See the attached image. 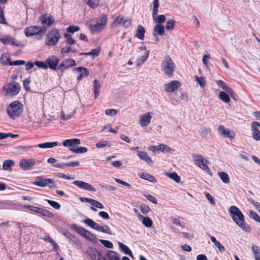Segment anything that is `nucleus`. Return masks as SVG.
<instances>
[{"instance_id": "obj_1", "label": "nucleus", "mask_w": 260, "mask_h": 260, "mask_svg": "<svg viewBox=\"0 0 260 260\" xmlns=\"http://www.w3.org/2000/svg\"><path fill=\"white\" fill-rule=\"evenodd\" d=\"M229 214L233 221L243 231L248 233L251 232L250 226L245 222L244 216L238 207L232 206L229 209Z\"/></svg>"}, {"instance_id": "obj_2", "label": "nucleus", "mask_w": 260, "mask_h": 260, "mask_svg": "<svg viewBox=\"0 0 260 260\" xmlns=\"http://www.w3.org/2000/svg\"><path fill=\"white\" fill-rule=\"evenodd\" d=\"M23 109V104L19 101H14L8 106L7 113L10 119H15L20 116Z\"/></svg>"}, {"instance_id": "obj_3", "label": "nucleus", "mask_w": 260, "mask_h": 260, "mask_svg": "<svg viewBox=\"0 0 260 260\" xmlns=\"http://www.w3.org/2000/svg\"><path fill=\"white\" fill-rule=\"evenodd\" d=\"M71 227L84 238L89 240L92 242H97L98 238L96 236L84 228L75 223L72 224Z\"/></svg>"}, {"instance_id": "obj_4", "label": "nucleus", "mask_w": 260, "mask_h": 260, "mask_svg": "<svg viewBox=\"0 0 260 260\" xmlns=\"http://www.w3.org/2000/svg\"><path fill=\"white\" fill-rule=\"evenodd\" d=\"M60 38L59 30L54 28L47 34L45 45L48 46H54L57 44Z\"/></svg>"}, {"instance_id": "obj_5", "label": "nucleus", "mask_w": 260, "mask_h": 260, "mask_svg": "<svg viewBox=\"0 0 260 260\" xmlns=\"http://www.w3.org/2000/svg\"><path fill=\"white\" fill-rule=\"evenodd\" d=\"M162 64V70L167 76L171 77L175 70V64L173 60L170 57L167 56L163 61Z\"/></svg>"}, {"instance_id": "obj_6", "label": "nucleus", "mask_w": 260, "mask_h": 260, "mask_svg": "<svg viewBox=\"0 0 260 260\" xmlns=\"http://www.w3.org/2000/svg\"><path fill=\"white\" fill-rule=\"evenodd\" d=\"M83 222L92 229L98 231L107 233L108 234H111V229L107 225H104V226L100 225L99 224L96 223L90 218L84 219L83 220Z\"/></svg>"}, {"instance_id": "obj_7", "label": "nucleus", "mask_w": 260, "mask_h": 260, "mask_svg": "<svg viewBox=\"0 0 260 260\" xmlns=\"http://www.w3.org/2000/svg\"><path fill=\"white\" fill-rule=\"evenodd\" d=\"M33 184L36 186L44 187L47 186L50 188L56 187V184L53 179L51 178L45 179L42 177H37Z\"/></svg>"}, {"instance_id": "obj_8", "label": "nucleus", "mask_w": 260, "mask_h": 260, "mask_svg": "<svg viewBox=\"0 0 260 260\" xmlns=\"http://www.w3.org/2000/svg\"><path fill=\"white\" fill-rule=\"evenodd\" d=\"M46 31V28L42 26H30L24 29L25 35L26 37H30L35 35H42Z\"/></svg>"}, {"instance_id": "obj_9", "label": "nucleus", "mask_w": 260, "mask_h": 260, "mask_svg": "<svg viewBox=\"0 0 260 260\" xmlns=\"http://www.w3.org/2000/svg\"><path fill=\"white\" fill-rule=\"evenodd\" d=\"M80 139L74 138L64 140L62 144L63 146L68 147L70 151L74 152L77 145L80 144Z\"/></svg>"}, {"instance_id": "obj_10", "label": "nucleus", "mask_w": 260, "mask_h": 260, "mask_svg": "<svg viewBox=\"0 0 260 260\" xmlns=\"http://www.w3.org/2000/svg\"><path fill=\"white\" fill-rule=\"evenodd\" d=\"M21 86L17 82L14 84H9L6 90V92L9 95H16L18 94L20 91Z\"/></svg>"}, {"instance_id": "obj_11", "label": "nucleus", "mask_w": 260, "mask_h": 260, "mask_svg": "<svg viewBox=\"0 0 260 260\" xmlns=\"http://www.w3.org/2000/svg\"><path fill=\"white\" fill-rule=\"evenodd\" d=\"M40 20L43 26V28L49 27L54 22L55 20L52 16H49L47 14L42 15Z\"/></svg>"}, {"instance_id": "obj_12", "label": "nucleus", "mask_w": 260, "mask_h": 260, "mask_svg": "<svg viewBox=\"0 0 260 260\" xmlns=\"http://www.w3.org/2000/svg\"><path fill=\"white\" fill-rule=\"evenodd\" d=\"M59 60L55 55L49 56L46 60V64L47 65L48 68L51 70H57V66L59 64Z\"/></svg>"}, {"instance_id": "obj_13", "label": "nucleus", "mask_w": 260, "mask_h": 260, "mask_svg": "<svg viewBox=\"0 0 260 260\" xmlns=\"http://www.w3.org/2000/svg\"><path fill=\"white\" fill-rule=\"evenodd\" d=\"M148 149L153 152H162L164 153H167L172 150L171 148H170L168 145L164 144H160L157 146H149Z\"/></svg>"}, {"instance_id": "obj_14", "label": "nucleus", "mask_w": 260, "mask_h": 260, "mask_svg": "<svg viewBox=\"0 0 260 260\" xmlns=\"http://www.w3.org/2000/svg\"><path fill=\"white\" fill-rule=\"evenodd\" d=\"M181 86L179 81L174 80L165 85V90L168 92H173Z\"/></svg>"}, {"instance_id": "obj_15", "label": "nucleus", "mask_w": 260, "mask_h": 260, "mask_svg": "<svg viewBox=\"0 0 260 260\" xmlns=\"http://www.w3.org/2000/svg\"><path fill=\"white\" fill-rule=\"evenodd\" d=\"M75 66H76L75 61L72 58H68L60 63L57 67V70L63 71L65 69Z\"/></svg>"}, {"instance_id": "obj_16", "label": "nucleus", "mask_w": 260, "mask_h": 260, "mask_svg": "<svg viewBox=\"0 0 260 260\" xmlns=\"http://www.w3.org/2000/svg\"><path fill=\"white\" fill-rule=\"evenodd\" d=\"M73 183L80 188L87 189L91 191H95V188L90 184L80 180L74 181Z\"/></svg>"}, {"instance_id": "obj_17", "label": "nucleus", "mask_w": 260, "mask_h": 260, "mask_svg": "<svg viewBox=\"0 0 260 260\" xmlns=\"http://www.w3.org/2000/svg\"><path fill=\"white\" fill-rule=\"evenodd\" d=\"M252 129V137L256 141L260 140V132L258 129L260 127V123L257 121H253L251 124Z\"/></svg>"}, {"instance_id": "obj_18", "label": "nucleus", "mask_w": 260, "mask_h": 260, "mask_svg": "<svg viewBox=\"0 0 260 260\" xmlns=\"http://www.w3.org/2000/svg\"><path fill=\"white\" fill-rule=\"evenodd\" d=\"M88 252L92 260H106L102 256L100 252L94 248H90L88 250Z\"/></svg>"}, {"instance_id": "obj_19", "label": "nucleus", "mask_w": 260, "mask_h": 260, "mask_svg": "<svg viewBox=\"0 0 260 260\" xmlns=\"http://www.w3.org/2000/svg\"><path fill=\"white\" fill-rule=\"evenodd\" d=\"M74 70L80 73V74L77 78L78 81L81 80L84 77H87L89 75V72L85 68L82 67H79L74 68Z\"/></svg>"}, {"instance_id": "obj_20", "label": "nucleus", "mask_w": 260, "mask_h": 260, "mask_svg": "<svg viewBox=\"0 0 260 260\" xmlns=\"http://www.w3.org/2000/svg\"><path fill=\"white\" fill-rule=\"evenodd\" d=\"M151 119L150 112L146 113L140 117V124L142 127L146 126L150 123Z\"/></svg>"}, {"instance_id": "obj_21", "label": "nucleus", "mask_w": 260, "mask_h": 260, "mask_svg": "<svg viewBox=\"0 0 260 260\" xmlns=\"http://www.w3.org/2000/svg\"><path fill=\"white\" fill-rule=\"evenodd\" d=\"M0 40L4 44H10L14 46H19V43L16 42L15 39L10 36H6Z\"/></svg>"}, {"instance_id": "obj_22", "label": "nucleus", "mask_w": 260, "mask_h": 260, "mask_svg": "<svg viewBox=\"0 0 260 260\" xmlns=\"http://www.w3.org/2000/svg\"><path fill=\"white\" fill-rule=\"evenodd\" d=\"M218 132L221 136L224 138H233V137L231 135V132L228 129H226L222 125H220L218 126Z\"/></svg>"}, {"instance_id": "obj_23", "label": "nucleus", "mask_w": 260, "mask_h": 260, "mask_svg": "<svg viewBox=\"0 0 260 260\" xmlns=\"http://www.w3.org/2000/svg\"><path fill=\"white\" fill-rule=\"evenodd\" d=\"M145 32V29L144 27L141 25H139L136 31L135 37L141 40H143L144 39Z\"/></svg>"}, {"instance_id": "obj_24", "label": "nucleus", "mask_w": 260, "mask_h": 260, "mask_svg": "<svg viewBox=\"0 0 260 260\" xmlns=\"http://www.w3.org/2000/svg\"><path fill=\"white\" fill-rule=\"evenodd\" d=\"M106 256L107 258L106 260H120V255L113 251L109 250Z\"/></svg>"}, {"instance_id": "obj_25", "label": "nucleus", "mask_w": 260, "mask_h": 260, "mask_svg": "<svg viewBox=\"0 0 260 260\" xmlns=\"http://www.w3.org/2000/svg\"><path fill=\"white\" fill-rule=\"evenodd\" d=\"M139 176L141 178L151 182H156L157 181L156 179L153 176L148 173H139Z\"/></svg>"}, {"instance_id": "obj_26", "label": "nucleus", "mask_w": 260, "mask_h": 260, "mask_svg": "<svg viewBox=\"0 0 260 260\" xmlns=\"http://www.w3.org/2000/svg\"><path fill=\"white\" fill-rule=\"evenodd\" d=\"M93 88L94 91V98L96 99L99 95V90L101 88V84L99 80L95 79L93 81Z\"/></svg>"}, {"instance_id": "obj_27", "label": "nucleus", "mask_w": 260, "mask_h": 260, "mask_svg": "<svg viewBox=\"0 0 260 260\" xmlns=\"http://www.w3.org/2000/svg\"><path fill=\"white\" fill-rule=\"evenodd\" d=\"M137 155L143 161H145L147 162H151L152 161L151 158L144 151H137Z\"/></svg>"}, {"instance_id": "obj_28", "label": "nucleus", "mask_w": 260, "mask_h": 260, "mask_svg": "<svg viewBox=\"0 0 260 260\" xmlns=\"http://www.w3.org/2000/svg\"><path fill=\"white\" fill-rule=\"evenodd\" d=\"M38 214L43 217H46L49 218H51L54 217V214L52 212L49 210L41 208H40Z\"/></svg>"}, {"instance_id": "obj_29", "label": "nucleus", "mask_w": 260, "mask_h": 260, "mask_svg": "<svg viewBox=\"0 0 260 260\" xmlns=\"http://www.w3.org/2000/svg\"><path fill=\"white\" fill-rule=\"evenodd\" d=\"M57 145V142H51L40 143L38 145V146L40 148H49L56 146Z\"/></svg>"}, {"instance_id": "obj_30", "label": "nucleus", "mask_w": 260, "mask_h": 260, "mask_svg": "<svg viewBox=\"0 0 260 260\" xmlns=\"http://www.w3.org/2000/svg\"><path fill=\"white\" fill-rule=\"evenodd\" d=\"M210 239L211 241L214 244L215 246L218 248L220 252H223L225 250V247L216 240L215 237L213 236H210Z\"/></svg>"}, {"instance_id": "obj_31", "label": "nucleus", "mask_w": 260, "mask_h": 260, "mask_svg": "<svg viewBox=\"0 0 260 260\" xmlns=\"http://www.w3.org/2000/svg\"><path fill=\"white\" fill-rule=\"evenodd\" d=\"M91 205L92 206L90 207V209L93 211H96L97 209L95 208H98L99 209H104V205L100 202L95 200L94 199L92 200V203Z\"/></svg>"}, {"instance_id": "obj_32", "label": "nucleus", "mask_w": 260, "mask_h": 260, "mask_svg": "<svg viewBox=\"0 0 260 260\" xmlns=\"http://www.w3.org/2000/svg\"><path fill=\"white\" fill-rule=\"evenodd\" d=\"M166 175L168 177L173 180L177 183H179L181 181L180 176L176 172H173V173L167 172L166 173Z\"/></svg>"}, {"instance_id": "obj_33", "label": "nucleus", "mask_w": 260, "mask_h": 260, "mask_svg": "<svg viewBox=\"0 0 260 260\" xmlns=\"http://www.w3.org/2000/svg\"><path fill=\"white\" fill-rule=\"evenodd\" d=\"M218 174L223 183L226 184L230 183V179L228 174L224 172H219L218 173Z\"/></svg>"}, {"instance_id": "obj_34", "label": "nucleus", "mask_w": 260, "mask_h": 260, "mask_svg": "<svg viewBox=\"0 0 260 260\" xmlns=\"http://www.w3.org/2000/svg\"><path fill=\"white\" fill-rule=\"evenodd\" d=\"M118 244H119L120 249L122 251H123L125 254L129 255L131 257L133 256L132 251L126 245H125L124 244L120 243V242H119Z\"/></svg>"}, {"instance_id": "obj_35", "label": "nucleus", "mask_w": 260, "mask_h": 260, "mask_svg": "<svg viewBox=\"0 0 260 260\" xmlns=\"http://www.w3.org/2000/svg\"><path fill=\"white\" fill-rule=\"evenodd\" d=\"M154 32L159 36L165 34V27L162 24H156L154 28Z\"/></svg>"}, {"instance_id": "obj_36", "label": "nucleus", "mask_w": 260, "mask_h": 260, "mask_svg": "<svg viewBox=\"0 0 260 260\" xmlns=\"http://www.w3.org/2000/svg\"><path fill=\"white\" fill-rule=\"evenodd\" d=\"M219 98L225 103H229L231 100L229 95L225 91L220 92Z\"/></svg>"}, {"instance_id": "obj_37", "label": "nucleus", "mask_w": 260, "mask_h": 260, "mask_svg": "<svg viewBox=\"0 0 260 260\" xmlns=\"http://www.w3.org/2000/svg\"><path fill=\"white\" fill-rule=\"evenodd\" d=\"M104 28V26L101 23H97L92 26H90V29L92 32H96L99 33L101 32Z\"/></svg>"}, {"instance_id": "obj_38", "label": "nucleus", "mask_w": 260, "mask_h": 260, "mask_svg": "<svg viewBox=\"0 0 260 260\" xmlns=\"http://www.w3.org/2000/svg\"><path fill=\"white\" fill-rule=\"evenodd\" d=\"M192 158L194 162H209L200 154H193Z\"/></svg>"}, {"instance_id": "obj_39", "label": "nucleus", "mask_w": 260, "mask_h": 260, "mask_svg": "<svg viewBox=\"0 0 260 260\" xmlns=\"http://www.w3.org/2000/svg\"><path fill=\"white\" fill-rule=\"evenodd\" d=\"M153 7L152 9V16L153 17H155V16L158 13V9L159 7V1L158 0H153Z\"/></svg>"}, {"instance_id": "obj_40", "label": "nucleus", "mask_w": 260, "mask_h": 260, "mask_svg": "<svg viewBox=\"0 0 260 260\" xmlns=\"http://www.w3.org/2000/svg\"><path fill=\"white\" fill-rule=\"evenodd\" d=\"M79 164H52L53 167L56 168H63L64 167H77Z\"/></svg>"}, {"instance_id": "obj_41", "label": "nucleus", "mask_w": 260, "mask_h": 260, "mask_svg": "<svg viewBox=\"0 0 260 260\" xmlns=\"http://www.w3.org/2000/svg\"><path fill=\"white\" fill-rule=\"evenodd\" d=\"M175 21L174 19L168 20L166 22V29L167 30H171L174 29Z\"/></svg>"}, {"instance_id": "obj_42", "label": "nucleus", "mask_w": 260, "mask_h": 260, "mask_svg": "<svg viewBox=\"0 0 260 260\" xmlns=\"http://www.w3.org/2000/svg\"><path fill=\"white\" fill-rule=\"evenodd\" d=\"M101 51V48L99 47L97 48L92 49L90 52H88V55L92 56L93 57H97L100 54Z\"/></svg>"}, {"instance_id": "obj_43", "label": "nucleus", "mask_w": 260, "mask_h": 260, "mask_svg": "<svg viewBox=\"0 0 260 260\" xmlns=\"http://www.w3.org/2000/svg\"><path fill=\"white\" fill-rule=\"evenodd\" d=\"M153 19L157 24H162L166 19L164 15H159L155 18L154 17Z\"/></svg>"}, {"instance_id": "obj_44", "label": "nucleus", "mask_w": 260, "mask_h": 260, "mask_svg": "<svg viewBox=\"0 0 260 260\" xmlns=\"http://www.w3.org/2000/svg\"><path fill=\"white\" fill-rule=\"evenodd\" d=\"M75 112H76V110L75 109L72 112H71L70 114L66 115V114H64L63 111H62L61 113V118L63 120H68L72 117V116L75 113Z\"/></svg>"}, {"instance_id": "obj_45", "label": "nucleus", "mask_w": 260, "mask_h": 260, "mask_svg": "<svg viewBox=\"0 0 260 260\" xmlns=\"http://www.w3.org/2000/svg\"><path fill=\"white\" fill-rule=\"evenodd\" d=\"M142 223L147 228H150L152 225L153 222L152 220L148 217L143 218Z\"/></svg>"}, {"instance_id": "obj_46", "label": "nucleus", "mask_w": 260, "mask_h": 260, "mask_svg": "<svg viewBox=\"0 0 260 260\" xmlns=\"http://www.w3.org/2000/svg\"><path fill=\"white\" fill-rule=\"evenodd\" d=\"M98 23H101L104 27L107 23V16L106 14H102L99 18L98 19Z\"/></svg>"}, {"instance_id": "obj_47", "label": "nucleus", "mask_w": 260, "mask_h": 260, "mask_svg": "<svg viewBox=\"0 0 260 260\" xmlns=\"http://www.w3.org/2000/svg\"><path fill=\"white\" fill-rule=\"evenodd\" d=\"M198 165V167L203 169V170L205 171L209 175H210L211 176H212V173L209 169V167L207 165V164H197Z\"/></svg>"}, {"instance_id": "obj_48", "label": "nucleus", "mask_w": 260, "mask_h": 260, "mask_svg": "<svg viewBox=\"0 0 260 260\" xmlns=\"http://www.w3.org/2000/svg\"><path fill=\"white\" fill-rule=\"evenodd\" d=\"M64 37L67 40V42L70 45L75 44L76 42L74 39L72 38L71 35L68 33H65L64 34Z\"/></svg>"}, {"instance_id": "obj_49", "label": "nucleus", "mask_w": 260, "mask_h": 260, "mask_svg": "<svg viewBox=\"0 0 260 260\" xmlns=\"http://www.w3.org/2000/svg\"><path fill=\"white\" fill-rule=\"evenodd\" d=\"M80 30V27L78 26L70 25L67 28V31L69 33L73 34Z\"/></svg>"}, {"instance_id": "obj_50", "label": "nucleus", "mask_w": 260, "mask_h": 260, "mask_svg": "<svg viewBox=\"0 0 260 260\" xmlns=\"http://www.w3.org/2000/svg\"><path fill=\"white\" fill-rule=\"evenodd\" d=\"M30 82V77L26 78L23 83V86L24 89L27 91H31V89L28 84Z\"/></svg>"}, {"instance_id": "obj_51", "label": "nucleus", "mask_w": 260, "mask_h": 260, "mask_svg": "<svg viewBox=\"0 0 260 260\" xmlns=\"http://www.w3.org/2000/svg\"><path fill=\"white\" fill-rule=\"evenodd\" d=\"M249 213L250 218L260 223V217L258 216L256 212L250 210Z\"/></svg>"}, {"instance_id": "obj_52", "label": "nucleus", "mask_w": 260, "mask_h": 260, "mask_svg": "<svg viewBox=\"0 0 260 260\" xmlns=\"http://www.w3.org/2000/svg\"><path fill=\"white\" fill-rule=\"evenodd\" d=\"M217 85L221 87L225 92L229 90V87L226 85L225 83L222 80H219L216 81Z\"/></svg>"}, {"instance_id": "obj_53", "label": "nucleus", "mask_w": 260, "mask_h": 260, "mask_svg": "<svg viewBox=\"0 0 260 260\" xmlns=\"http://www.w3.org/2000/svg\"><path fill=\"white\" fill-rule=\"evenodd\" d=\"M47 203L51 206L53 208H54L55 209H59L60 208V205L54 201L50 200H47Z\"/></svg>"}, {"instance_id": "obj_54", "label": "nucleus", "mask_w": 260, "mask_h": 260, "mask_svg": "<svg viewBox=\"0 0 260 260\" xmlns=\"http://www.w3.org/2000/svg\"><path fill=\"white\" fill-rule=\"evenodd\" d=\"M87 151L86 147L82 146H77L73 152L76 153H84Z\"/></svg>"}, {"instance_id": "obj_55", "label": "nucleus", "mask_w": 260, "mask_h": 260, "mask_svg": "<svg viewBox=\"0 0 260 260\" xmlns=\"http://www.w3.org/2000/svg\"><path fill=\"white\" fill-rule=\"evenodd\" d=\"M35 65L40 68L47 69L48 68L47 65L43 61H35L34 62Z\"/></svg>"}, {"instance_id": "obj_56", "label": "nucleus", "mask_w": 260, "mask_h": 260, "mask_svg": "<svg viewBox=\"0 0 260 260\" xmlns=\"http://www.w3.org/2000/svg\"><path fill=\"white\" fill-rule=\"evenodd\" d=\"M95 146L98 148H104L106 146L110 147V144L108 141H104L97 143Z\"/></svg>"}, {"instance_id": "obj_57", "label": "nucleus", "mask_w": 260, "mask_h": 260, "mask_svg": "<svg viewBox=\"0 0 260 260\" xmlns=\"http://www.w3.org/2000/svg\"><path fill=\"white\" fill-rule=\"evenodd\" d=\"M100 241L103 244V245L108 248H112L113 247V245L112 243L109 241L106 240H102L100 239Z\"/></svg>"}, {"instance_id": "obj_58", "label": "nucleus", "mask_w": 260, "mask_h": 260, "mask_svg": "<svg viewBox=\"0 0 260 260\" xmlns=\"http://www.w3.org/2000/svg\"><path fill=\"white\" fill-rule=\"evenodd\" d=\"M35 164H20L19 166L21 169L24 171L30 170Z\"/></svg>"}, {"instance_id": "obj_59", "label": "nucleus", "mask_w": 260, "mask_h": 260, "mask_svg": "<svg viewBox=\"0 0 260 260\" xmlns=\"http://www.w3.org/2000/svg\"><path fill=\"white\" fill-rule=\"evenodd\" d=\"M70 52H76V51L75 50H72V47L71 46H67L66 47H63L61 48V51H60V52L62 54L68 53Z\"/></svg>"}, {"instance_id": "obj_60", "label": "nucleus", "mask_w": 260, "mask_h": 260, "mask_svg": "<svg viewBox=\"0 0 260 260\" xmlns=\"http://www.w3.org/2000/svg\"><path fill=\"white\" fill-rule=\"evenodd\" d=\"M88 5L92 8H96L99 4V0H88Z\"/></svg>"}, {"instance_id": "obj_61", "label": "nucleus", "mask_w": 260, "mask_h": 260, "mask_svg": "<svg viewBox=\"0 0 260 260\" xmlns=\"http://www.w3.org/2000/svg\"><path fill=\"white\" fill-rule=\"evenodd\" d=\"M140 209L141 211L143 214H147L151 211L150 208L148 206H146V205L141 206L140 207Z\"/></svg>"}, {"instance_id": "obj_62", "label": "nucleus", "mask_w": 260, "mask_h": 260, "mask_svg": "<svg viewBox=\"0 0 260 260\" xmlns=\"http://www.w3.org/2000/svg\"><path fill=\"white\" fill-rule=\"evenodd\" d=\"M127 22V20H125L123 17H121L120 16H118L114 21V23L117 24L121 23L125 24Z\"/></svg>"}, {"instance_id": "obj_63", "label": "nucleus", "mask_w": 260, "mask_h": 260, "mask_svg": "<svg viewBox=\"0 0 260 260\" xmlns=\"http://www.w3.org/2000/svg\"><path fill=\"white\" fill-rule=\"evenodd\" d=\"M201 133L204 136H206L210 133V129L206 127L203 126L201 128Z\"/></svg>"}, {"instance_id": "obj_64", "label": "nucleus", "mask_w": 260, "mask_h": 260, "mask_svg": "<svg viewBox=\"0 0 260 260\" xmlns=\"http://www.w3.org/2000/svg\"><path fill=\"white\" fill-rule=\"evenodd\" d=\"M117 113V111L115 109H107L105 111V114L108 116H113Z\"/></svg>"}]
</instances>
